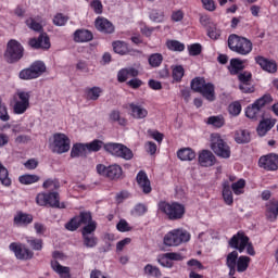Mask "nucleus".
<instances>
[{
    "instance_id": "obj_47",
    "label": "nucleus",
    "mask_w": 278,
    "mask_h": 278,
    "mask_svg": "<svg viewBox=\"0 0 278 278\" xmlns=\"http://www.w3.org/2000/svg\"><path fill=\"white\" fill-rule=\"evenodd\" d=\"M78 223L80 225H88L90 223H93L92 220V214L90 212H80V214L77 216Z\"/></svg>"
},
{
    "instance_id": "obj_19",
    "label": "nucleus",
    "mask_w": 278,
    "mask_h": 278,
    "mask_svg": "<svg viewBox=\"0 0 278 278\" xmlns=\"http://www.w3.org/2000/svg\"><path fill=\"white\" fill-rule=\"evenodd\" d=\"M137 184L142 190L143 194H151V180H149V176H147L144 170H140L137 174Z\"/></svg>"
},
{
    "instance_id": "obj_62",
    "label": "nucleus",
    "mask_w": 278,
    "mask_h": 278,
    "mask_svg": "<svg viewBox=\"0 0 278 278\" xmlns=\"http://www.w3.org/2000/svg\"><path fill=\"white\" fill-rule=\"evenodd\" d=\"M116 229L117 231H131V227L129 226V223H127V220L125 219H121L117 225H116Z\"/></svg>"
},
{
    "instance_id": "obj_44",
    "label": "nucleus",
    "mask_w": 278,
    "mask_h": 278,
    "mask_svg": "<svg viewBox=\"0 0 278 278\" xmlns=\"http://www.w3.org/2000/svg\"><path fill=\"white\" fill-rule=\"evenodd\" d=\"M110 118L114 123H118V125H122V127H125L127 125V119H125V117H121L119 111H112L110 114Z\"/></svg>"
},
{
    "instance_id": "obj_57",
    "label": "nucleus",
    "mask_w": 278,
    "mask_h": 278,
    "mask_svg": "<svg viewBox=\"0 0 278 278\" xmlns=\"http://www.w3.org/2000/svg\"><path fill=\"white\" fill-rule=\"evenodd\" d=\"M239 89L241 92H244L245 94H251L252 92H255V87L253 84L250 83H240Z\"/></svg>"
},
{
    "instance_id": "obj_38",
    "label": "nucleus",
    "mask_w": 278,
    "mask_h": 278,
    "mask_svg": "<svg viewBox=\"0 0 278 278\" xmlns=\"http://www.w3.org/2000/svg\"><path fill=\"white\" fill-rule=\"evenodd\" d=\"M166 47L167 49H169V51H178V52H181L186 49V45L177 40H168L166 42Z\"/></svg>"
},
{
    "instance_id": "obj_60",
    "label": "nucleus",
    "mask_w": 278,
    "mask_h": 278,
    "mask_svg": "<svg viewBox=\"0 0 278 278\" xmlns=\"http://www.w3.org/2000/svg\"><path fill=\"white\" fill-rule=\"evenodd\" d=\"M27 242L34 251H42V239H27Z\"/></svg>"
},
{
    "instance_id": "obj_50",
    "label": "nucleus",
    "mask_w": 278,
    "mask_h": 278,
    "mask_svg": "<svg viewBox=\"0 0 278 278\" xmlns=\"http://www.w3.org/2000/svg\"><path fill=\"white\" fill-rule=\"evenodd\" d=\"M0 121L8 123L10 121V114H8V106L3 103V100L0 98Z\"/></svg>"
},
{
    "instance_id": "obj_7",
    "label": "nucleus",
    "mask_w": 278,
    "mask_h": 278,
    "mask_svg": "<svg viewBox=\"0 0 278 278\" xmlns=\"http://www.w3.org/2000/svg\"><path fill=\"white\" fill-rule=\"evenodd\" d=\"M211 149L218 157H223L224 160L231 157V148L218 134L211 135Z\"/></svg>"
},
{
    "instance_id": "obj_49",
    "label": "nucleus",
    "mask_w": 278,
    "mask_h": 278,
    "mask_svg": "<svg viewBox=\"0 0 278 278\" xmlns=\"http://www.w3.org/2000/svg\"><path fill=\"white\" fill-rule=\"evenodd\" d=\"M80 226L81 224L79 223V218L75 216L67 224H65V229H67V231H77Z\"/></svg>"
},
{
    "instance_id": "obj_35",
    "label": "nucleus",
    "mask_w": 278,
    "mask_h": 278,
    "mask_svg": "<svg viewBox=\"0 0 278 278\" xmlns=\"http://www.w3.org/2000/svg\"><path fill=\"white\" fill-rule=\"evenodd\" d=\"M113 50L119 55H125L126 53H129V48L127 47V43H125V41L113 42Z\"/></svg>"
},
{
    "instance_id": "obj_16",
    "label": "nucleus",
    "mask_w": 278,
    "mask_h": 278,
    "mask_svg": "<svg viewBox=\"0 0 278 278\" xmlns=\"http://www.w3.org/2000/svg\"><path fill=\"white\" fill-rule=\"evenodd\" d=\"M10 251H13L17 260H31L34 257V252L25 248L23 244L11 243L9 245Z\"/></svg>"
},
{
    "instance_id": "obj_31",
    "label": "nucleus",
    "mask_w": 278,
    "mask_h": 278,
    "mask_svg": "<svg viewBox=\"0 0 278 278\" xmlns=\"http://www.w3.org/2000/svg\"><path fill=\"white\" fill-rule=\"evenodd\" d=\"M249 264H251V257L241 255L237 261V273H247L249 269Z\"/></svg>"
},
{
    "instance_id": "obj_42",
    "label": "nucleus",
    "mask_w": 278,
    "mask_h": 278,
    "mask_svg": "<svg viewBox=\"0 0 278 278\" xmlns=\"http://www.w3.org/2000/svg\"><path fill=\"white\" fill-rule=\"evenodd\" d=\"M173 70V79L175 81H181L184 79L185 70L181 65L172 66Z\"/></svg>"
},
{
    "instance_id": "obj_9",
    "label": "nucleus",
    "mask_w": 278,
    "mask_h": 278,
    "mask_svg": "<svg viewBox=\"0 0 278 278\" xmlns=\"http://www.w3.org/2000/svg\"><path fill=\"white\" fill-rule=\"evenodd\" d=\"M47 71V66L41 61L34 62L29 67L24 68L20 72V79L29 80L38 79L42 73Z\"/></svg>"
},
{
    "instance_id": "obj_15",
    "label": "nucleus",
    "mask_w": 278,
    "mask_h": 278,
    "mask_svg": "<svg viewBox=\"0 0 278 278\" xmlns=\"http://www.w3.org/2000/svg\"><path fill=\"white\" fill-rule=\"evenodd\" d=\"M28 45L31 49H43L45 51L51 49V40L46 33L40 34L38 38L29 39Z\"/></svg>"
},
{
    "instance_id": "obj_24",
    "label": "nucleus",
    "mask_w": 278,
    "mask_h": 278,
    "mask_svg": "<svg viewBox=\"0 0 278 278\" xmlns=\"http://www.w3.org/2000/svg\"><path fill=\"white\" fill-rule=\"evenodd\" d=\"M92 38V33H90L88 29H78L74 33L75 42H90Z\"/></svg>"
},
{
    "instance_id": "obj_37",
    "label": "nucleus",
    "mask_w": 278,
    "mask_h": 278,
    "mask_svg": "<svg viewBox=\"0 0 278 278\" xmlns=\"http://www.w3.org/2000/svg\"><path fill=\"white\" fill-rule=\"evenodd\" d=\"M244 186H247V181L244 179H239L231 185V190L237 195L244 194Z\"/></svg>"
},
{
    "instance_id": "obj_58",
    "label": "nucleus",
    "mask_w": 278,
    "mask_h": 278,
    "mask_svg": "<svg viewBox=\"0 0 278 278\" xmlns=\"http://www.w3.org/2000/svg\"><path fill=\"white\" fill-rule=\"evenodd\" d=\"M26 25L29 27V29H33L34 31H42V25L40 23L36 22L34 18L26 20Z\"/></svg>"
},
{
    "instance_id": "obj_1",
    "label": "nucleus",
    "mask_w": 278,
    "mask_h": 278,
    "mask_svg": "<svg viewBox=\"0 0 278 278\" xmlns=\"http://www.w3.org/2000/svg\"><path fill=\"white\" fill-rule=\"evenodd\" d=\"M228 47L230 51L239 55H249V53L253 51V42L247 39V37H241L236 34L228 37Z\"/></svg>"
},
{
    "instance_id": "obj_26",
    "label": "nucleus",
    "mask_w": 278,
    "mask_h": 278,
    "mask_svg": "<svg viewBox=\"0 0 278 278\" xmlns=\"http://www.w3.org/2000/svg\"><path fill=\"white\" fill-rule=\"evenodd\" d=\"M178 157L181 162H192L197 157V153L190 148H182L177 152Z\"/></svg>"
},
{
    "instance_id": "obj_46",
    "label": "nucleus",
    "mask_w": 278,
    "mask_h": 278,
    "mask_svg": "<svg viewBox=\"0 0 278 278\" xmlns=\"http://www.w3.org/2000/svg\"><path fill=\"white\" fill-rule=\"evenodd\" d=\"M144 273L146 275H149V277H162V271H160V268L151 264H148L144 267Z\"/></svg>"
},
{
    "instance_id": "obj_5",
    "label": "nucleus",
    "mask_w": 278,
    "mask_h": 278,
    "mask_svg": "<svg viewBox=\"0 0 278 278\" xmlns=\"http://www.w3.org/2000/svg\"><path fill=\"white\" fill-rule=\"evenodd\" d=\"M228 244L231 249H236V251H239V253H244V249H247L248 255H255V249L253 248V243H249V238L242 231L236 233L228 241Z\"/></svg>"
},
{
    "instance_id": "obj_56",
    "label": "nucleus",
    "mask_w": 278,
    "mask_h": 278,
    "mask_svg": "<svg viewBox=\"0 0 278 278\" xmlns=\"http://www.w3.org/2000/svg\"><path fill=\"white\" fill-rule=\"evenodd\" d=\"M67 22H68V17L62 13L56 14L53 18V24L56 25L58 27H62L63 25H66Z\"/></svg>"
},
{
    "instance_id": "obj_25",
    "label": "nucleus",
    "mask_w": 278,
    "mask_h": 278,
    "mask_svg": "<svg viewBox=\"0 0 278 278\" xmlns=\"http://www.w3.org/2000/svg\"><path fill=\"white\" fill-rule=\"evenodd\" d=\"M88 155V147L84 143H75L71 150V157H86Z\"/></svg>"
},
{
    "instance_id": "obj_8",
    "label": "nucleus",
    "mask_w": 278,
    "mask_h": 278,
    "mask_svg": "<svg viewBox=\"0 0 278 278\" xmlns=\"http://www.w3.org/2000/svg\"><path fill=\"white\" fill-rule=\"evenodd\" d=\"M190 241V233L181 228L167 232L163 239L166 247H179L182 242Z\"/></svg>"
},
{
    "instance_id": "obj_18",
    "label": "nucleus",
    "mask_w": 278,
    "mask_h": 278,
    "mask_svg": "<svg viewBox=\"0 0 278 278\" xmlns=\"http://www.w3.org/2000/svg\"><path fill=\"white\" fill-rule=\"evenodd\" d=\"M255 62L266 73H275L277 71V62L266 59L262 55L255 56Z\"/></svg>"
},
{
    "instance_id": "obj_12",
    "label": "nucleus",
    "mask_w": 278,
    "mask_h": 278,
    "mask_svg": "<svg viewBox=\"0 0 278 278\" xmlns=\"http://www.w3.org/2000/svg\"><path fill=\"white\" fill-rule=\"evenodd\" d=\"M97 173L102 175V177H108V179H121L123 177V167L118 164H113L105 166L103 164L97 165Z\"/></svg>"
},
{
    "instance_id": "obj_20",
    "label": "nucleus",
    "mask_w": 278,
    "mask_h": 278,
    "mask_svg": "<svg viewBox=\"0 0 278 278\" xmlns=\"http://www.w3.org/2000/svg\"><path fill=\"white\" fill-rule=\"evenodd\" d=\"M128 108L130 110V116L137 121H142V118H147V116H149V111H147V109L140 104L132 102L128 104Z\"/></svg>"
},
{
    "instance_id": "obj_11",
    "label": "nucleus",
    "mask_w": 278,
    "mask_h": 278,
    "mask_svg": "<svg viewBox=\"0 0 278 278\" xmlns=\"http://www.w3.org/2000/svg\"><path fill=\"white\" fill-rule=\"evenodd\" d=\"M52 151L59 155H62V153H68V151H71V139L65 134H54Z\"/></svg>"
},
{
    "instance_id": "obj_52",
    "label": "nucleus",
    "mask_w": 278,
    "mask_h": 278,
    "mask_svg": "<svg viewBox=\"0 0 278 278\" xmlns=\"http://www.w3.org/2000/svg\"><path fill=\"white\" fill-rule=\"evenodd\" d=\"M228 112L231 116H238L242 112V105L240 102H233L228 106Z\"/></svg>"
},
{
    "instance_id": "obj_2",
    "label": "nucleus",
    "mask_w": 278,
    "mask_h": 278,
    "mask_svg": "<svg viewBox=\"0 0 278 278\" xmlns=\"http://www.w3.org/2000/svg\"><path fill=\"white\" fill-rule=\"evenodd\" d=\"M159 210L167 216L168 220H181L186 215V206L179 202L162 201L159 203Z\"/></svg>"
},
{
    "instance_id": "obj_48",
    "label": "nucleus",
    "mask_w": 278,
    "mask_h": 278,
    "mask_svg": "<svg viewBox=\"0 0 278 278\" xmlns=\"http://www.w3.org/2000/svg\"><path fill=\"white\" fill-rule=\"evenodd\" d=\"M270 129H271L270 123L268 121H263L260 123L256 131L258 136H266V132L270 131Z\"/></svg>"
},
{
    "instance_id": "obj_32",
    "label": "nucleus",
    "mask_w": 278,
    "mask_h": 278,
    "mask_svg": "<svg viewBox=\"0 0 278 278\" xmlns=\"http://www.w3.org/2000/svg\"><path fill=\"white\" fill-rule=\"evenodd\" d=\"M83 244L86 249H94L99 244V238L94 235H83Z\"/></svg>"
},
{
    "instance_id": "obj_54",
    "label": "nucleus",
    "mask_w": 278,
    "mask_h": 278,
    "mask_svg": "<svg viewBox=\"0 0 278 278\" xmlns=\"http://www.w3.org/2000/svg\"><path fill=\"white\" fill-rule=\"evenodd\" d=\"M43 188L46 190H51V191L58 190L60 188V181H58L55 179L54 180L53 179H48L43 182Z\"/></svg>"
},
{
    "instance_id": "obj_59",
    "label": "nucleus",
    "mask_w": 278,
    "mask_h": 278,
    "mask_svg": "<svg viewBox=\"0 0 278 278\" xmlns=\"http://www.w3.org/2000/svg\"><path fill=\"white\" fill-rule=\"evenodd\" d=\"M48 199H49L48 193H45V192L38 193L36 197V203H37V205L45 207L48 205Z\"/></svg>"
},
{
    "instance_id": "obj_63",
    "label": "nucleus",
    "mask_w": 278,
    "mask_h": 278,
    "mask_svg": "<svg viewBox=\"0 0 278 278\" xmlns=\"http://www.w3.org/2000/svg\"><path fill=\"white\" fill-rule=\"evenodd\" d=\"M189 55H201L202 47L200 43H193L188 47Z\"/></svg>"
},
{
    "instance_id": "obj_33",
    "label": "nucleus",
    "mask_w": 278,
    "mask_h": 278,
    "mask_svg": "<svg viewBox=\"0 0 278 278\" xmlns=\"http://www.w3.org/2000/svg\"><path fill=\"white\" fill-rule=\"evenodd\" d=\"M18 181H20V184H23L24 186H29L31 184H37V181H40V176L25 174L23 176H20Z\"/></svg>"
},
{
    "instance_id": "obj_27",
    "label": "nucleus",
    "mask_w": 278,
    "mask_h": 278,
    "mask_svg": "<svg viewBox=\"0 0 278 278\" xmlns=\"http://www.w3.org/2000/svg\"><path fill=\"white\" fill-rule=\"evenodd\" d=\"M223 199L226 205H233V193L231 192V185L229 181L223 182Z\"/></svg>"
},
{
    "instance_id": "obj_3",
    "label": "nucleus",
    "mask_w": 278,
    "mask_h": 278,
    "mask_svg": "<svg viewBox=\"0 0 278 278\" xmlns=\"http://www.w3.org/2000/svg\"><path fill=\"white\" fill-rule=\"evenodd\" d=\"M191 90L193 92H200L207 101L216 100L214 84L206 83L203 77H195L191 80Z\"/></svg>"
},
{
    "instance_id": "obj_4",
    "label": "nucleus",
    "mask_w": 278,
    "mask_h": 278,
    "mask_svg": "<svg viewBox=\"0 0 278 278\" xmlns=\"http://www.w3.org/2000/svg\"><path fill=\"white\" fill-rule=\"evenodd\" d=\"M25 53V48L16 39H11L7 43V49L4 51V60L8 64H16L20 60H23Z\"/></svg>"
},
{
    "instance_id": "obj_36",
    "label": "nucleus",
    "mask_w": 278,
    "mask_h": 278,
    "mask_svg": "<svg viewBox=\"0 0 278 278\" xmlns=\"http://www.w3.org/2000/svg\"><path fill=\"white\" fill-rule=\"evenodd\" d=\"M164 62V56L161 53H153L149 56V64L152 68H157Z\"/></svg>"
},
{
    "instance_id": "obj_14",
    "label": "nucleus",
    "mask_w": 278,
    "mask_h": 278,
    "mask_svg": "<svg viewBox=\"0 0 278 278\" xmlns=\"http://www.w3.org/2000/svg\"><path fill=\"white\" fill-rule=\"evenodd\" d=\"M17 97L20 100H16L13 105L14 114H25L29 108V99L31 94L25 91H18Z\"/></svg>"
},
{
    "instance_id": "obj_13",
    "label": "nucleus",
    "mask_w": 278,
    "mask_h": 278,
    "mask_svg": "<svg viewBox=\"0 0 278 278\" xmlns=\"http://www.w3.org/2000/svg\"><path fill=\"white\" fill-rule=\"evenodd\" d=\"M53 260L51 261V268L60 275L61 278H71V268L62 266L56 260H64V253L54 251L52 254Z\"/></svg>"
},
{
    "instance_id": "obj_45",
    "label": "nucleus",
    "mask_w": 278,
    "mask_h": 278,
    "mask_svg": "<svg viewBox=\"0 0 278 278\" xmlns=\"http://www.w3.org/2000/svg\"><path fill=\"white\" fill-rule=\"evenodd\" d=\"M86 226L81 230V236H94V231H97V222H90L89 224H85Z\"/></svg>"
},
{
    "instance_id": "obj_21",
    "label": "nucleus",
    "mask_w": 278,
    "mask_h": 278,
    "mask_svg": "<svg viewBox=\"0 0 278 278\" xmlns=\"http://www.w3.org/2000/svg\"><path fill=\"white\" fill-rule=\"evenodd\" d=\"M96 29L102 34H114V24L105 17H98L96 20Z\"/></svg>"
},
{
    "instance_id": "obj_34",
    "label": "nucleus",
    "mask_w": 278,
    "mask_h": 278,
    "mask_svg": "<svg viewBox=\"0 0 278 278\" xmlns=\"http://www.w3.org/2000/svg\"><path fill=\"white\" fill-rule=\"evenodd\" d=\"M8 168L3 166V163L0 162V181L2 186H12V180L10 179Z\"/></svg>"
},
{
    "instance_id": "obj_10",
    "label": "nucleus",
    "mask_w": 278,
    "mask_h": 278,
    "mask_svg": "<svg viewBox=\"0 0 278 278\" xmlns=\"http://www.w3.org/2000/svg\"><path fill=\"white\" fill-rule=\"evenodd\" d=\"M104 150L111 155H115V157H122V160L129 161L134 159V151L123 143H106Z\"/></svg>"
},
{
    "instance_id": "obj_6",
    "label": "nucleus",
    "mask_w": 278,
    "mask_h": 278,
    "mask_svg": "<svg viewBox=\"0 0 278 278\" xmlns=\"http://www.w3.org/2000/svg\"><path fill=\"white\" fill-rule=\"evenodd\" d=\"M268 103H273V96L270 93H266L260 99H257L252 105L248 106L245 110V116L251 118L252 121H257V118H262L264 113L262 109L264 105H268Z\"/></svg>"
},
{
    "instance_id": "obj_17",
    "label": "nucleus",
    "mask_w": 278,
    "mask_h": 278,
    "mask_svg": "<svg viewBox=\"0 0 278 278\" xmlns=\"http://www.w3.org/2000/svg\"><path fill=\"white\" fill-rule=\"evenodd\" d=\"M258 165L265 170H277L278 168V155L267 154L258 160Z\"/></svg>"
},
{
    "instance_id": "obj_43",
    "label": "nucleus",
    "mask_w": 278,
    "mask_h": 278,
    "mask_svg": "<svg viewBox=\"0 0 278 278\" xmlns=\"http://www.w3.org/2000/svg\"><path fill=\"white\" fill-rule=\"evenodd\" d=\"M86 94H87V99L89 101H97V99H99V97H101V88L92 87L87 90Z\"/></svg>"
},
{
    "instance_id": "obj_64",
    "label": "nucleus",
    "mask_w": 278,
    "mask_h": 278,
    "mask_svg": "<svg viewBox=\"0 0 278 278\" xmlns=\"http://www.w3.org/2000/svg\"><path fill=\"white\" fill-rule=\"evenodd\" d=\"M127 79H129V74L126 68H122L117 73V81H119V84H124V81H127Z\"/></svg>"
},
{
    "instance_id": "obj_39",
    "label": "nucleus",
    "mask_w": 278,
    "mask_h": 278,
    "mask_svg": "<svg viewBox=\"0 0 278 278\" xmlns=\"http://www.w3.org/2000/svg\"><path fill=\"white\" fill-rule=\"evenodd\" d=\"M238 251H232L230 253H228V255L226 256V266L227 267H236L238 264Z\"/></svg>"
},
{
    "instance_id": "obj_23",
    "label": "nucleus",
    "mask_w": 278,
    "mask_h": 278,
    "mask_svg": "<svg viewBox=\"0 0 278 278\" xmlns=\"http://www.w3.org/2000/svg\"><path fill=\"white\" fill-rule=\"evenodd\" d=\"M33 222H34L33 215L22 213V212L17 213L13 219L14 225H16L17 227H22V225L24 226L30 225V223Z\"/></svg>"
},
{
    "instance_id": "obj_28",
    "label": "nucleus",
    "mask_w": 278,
    "mask_h": 278,
    "mask_svg": "<svg viewBox=\"0 0 278 278\" xmlns=\"http://www.w3.org/2000/svg\"><path fill=\"white\" fill-rule=\"evenodd\" d=\"M48 205L50 207H59L60 210H64V207H66L64 203L60 204V193L58 192L48 193Z\"/></svg>"
},
{
    "instance_id": "obj_61",
    "label": "nucleus",
    "mask_w": 278,
    "mask_h": 278,
    "mask_svg": "<svg viewBox=\"0 0 278 278\" xmlns=\"http://www.w3.org/2000/svg\"><path fill=\"white\" fill-rule=\"evenodd\" d=\"M252 77L253 75L251 74V72H243L238 74V79L240 84L251 83Z\"/></svg>"
},
{
    "instance_id": "obj_29",
    "label": "nucleus",
    "mask_w": 278,
    "mask_h": 278,
    "mask_svg": "<svg viewBox=\"0 0 278 278\" xmlns=\"http://www.w3.org/2000/svg\"><path fill=\"white\" fill-rule=\"evenodd\" d=\"M235 140L238 144H248L251 142V132L249 130H237L235 134Z\"/></svg>"
},
{
    "instance_id": "obj_22",
    "label": "nucleus",
    "mask_w": 278,
    "mask_h": 278,
    "mask_svg": "<svg viewBox=\"0 0 278 278\" xmlns=\"http://www.w3.org/2000/svg\"><path fill=\"white\" fill-rule=\"evenodd\" d=\"M199 163L201 166L210 167L216 164V156L208 150H203L199 155Z\"/></svg>"
},
{
    "instance_id": "obj_40",
    "label": "nucleus",
    "mask_w": 278,
    "mask_h": 278,
    "mask_svg": "<svg viewBox=\"0 0 278 278\" xmlns=\"http://www.w3.org/2000/svg\"><path fill=\"white\" fill-rule=\"evenodd\" d=\"M207 36L211 40H218L220 38V29L216 26V24H211L208 28H206Z\"/></svg>"
},
{
    "instance_id": "obj_41",
    "label": "nucleus",
    "mask_w": 278,
    "mask_h": 278,
    "mask_svg": "<svg viewBox=\"0 0 278 278\" xmlns=\"http://www.w3.org/2000/svg\"><path fill=\"white\" fill-rule=\"evenodd\" d=\"M207 124L213 125V127H217V129H220V127L225 125V117H223V115L211 116L207 119Z\"/></svg>"
},
{
    "instance_id": "obj_30",
    "label": "nucleus",
    "mask_w": 278,
    "mask_h": 278,
    "mask_svg": "<svg viewBox=\"0 0 278 278\" xmlns=\"http://www.w3.org/2000/svg\"><path fill=\"white\" fill-rule=\"evenodd\" d=\"M228 70L231 75H239L240 71H244V62L240 59H231Z\"/></svg>"
},
{
    "instance_id": "obj_55",
    "label": "nucleus",
    "mask_w": 278,
    "mask_h": 278,
    "mask_svg": "<svg viewBox=\"0 0 278 278\" xmlns=\"http://www.w3.org/2000/svg\"><path fill=\"white\" fill-rule=\"evenodd\" d=\"M150 18L154 23H162V21H164V12H161L159 10H152L150 12Z\"/></svg>"
},
{
    "instance_id": "obj_53",
    "label": "nucleus",
    "mask_w": 278,
    "mask_h": 278,
    "mask_svg": "<svg viewBox=\"0 0 278 278\" xmlns=\"http://www.w3.org/2000/svg\"><path fill=\"white\" fill-rule=\"evenodd\" d=\"M157 262L164 268H173V266H174V263L170 261V258L168 257V254H166V253L163 254L162 256H160Z\"/></svg>"
},
{
    "instance_id": "obj_51",
    "label": "nucleus",
    "mask_w": 278,
    "mask_h": 278,
    "mask_svg": "<svg viewBox=\"0 0 278 278\" xmlns=\"http://www.w3.org/2000/svg\"><path fill=\"white\" fill-rule=\"evenodd\" d=\"M87 147V153L88 152H97V151H101V148L103 147V141L101 140H93L90 143H86Z\"/></svg>"
}]
</instances>
